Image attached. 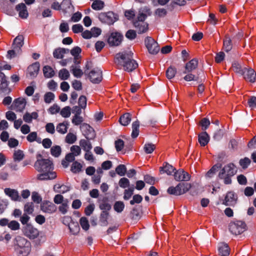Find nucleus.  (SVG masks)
<instances>
[{
    "instance_id": "nucleus-54",
    "label": "nucleus",
    "mask_w": 256,
    "mask_h": 256,
    "mask_svg": "<svg viewBox=\"0 0 256 256\" xmlns=\"http://www.w3.org/2000/svg\"><path fill=\"white\" fill-rule=\"evenodd\" d=\"M72 122L75 126H78L83 122V118L80 114H75L73 116Z\"/></svg>"
},
{
    "instance_id": "nucleus-12",
    "label": "nucleus",
    "mask_w": 256,
    "mask_h": 256,
    "mask_svg": "<svg viewBox=\"0 0 256 256\" xmlns=\"http://www.w3.org/2000/svg\"><path fill=\"white\" fill-rule=\"evenodd\" d=\"M235 174L234 170V165L232 164H230L225 166L220 171L218 174L220 178L222 179L224 178V174L234 176Z\"/></svg>"
},
{
    "instance_id": "nucleus-15",
    "label": "nucleus",
    "mask_w": 256,
    "mask_h": 256,
    "mask_svg": "<svg viewBox=\"0 0 256 256\" xmlns=\"http://www.w3.org/2000/svg\"><path fill=\"white\" fill-rule=\"evenodd\" d=\"M41 210L44 212L52 214L56 210V208L52 202L44 201L41 204Z\"/></svg>"
},
{
    "instance_id": "nucleus-36",
    "label": "nucleus",
    "mask_w": 256,
    "mask_h": 256,
    "mask_svg": "<svg viewBox=\"0 0 256 256\" xmlns=\"http://www.w3.org/2000/svg\"><path fill=\"white\" fill-rule=\"evenodd\" d=\"M221 167L220 164H215L214 165L206 174V176L208 178H210L212 177L218 171V169Z\"/></svg>"
},
{
    "instance_id": "nucleus-53",
    "label": "nucleus",
    "mask_w": 256,
    "mask_h": 256,
    "mask_svg": "<svg viewBox=\"0 0 256 256\" xmlns=\"http://www.w3.org/2000/svg\"><path fill=\"white\" fill-rule=\"evenodd\" d=\"M202 127V130H205L210 125V121L206 118H203L199 122Z\"/></svg>"
},
{
    "instance_id": "nucleus-37",
    "label": "nucleus",
    "mask_w": 256,
    "mask_h": 256,
    "mask_svg": "<svg viewBox=\"0 0 256 256\" xmlns=\"http://www.w3.org/2000/svg\"><path fill=\"white\" fill-rule=\"evenodd\" d=\"M82 165L77 161L74 162L71 166L70 170L74 174L79 173L82 170Z\"/></svg>"
},
{
    "instance_id": "nucleus-7",
    "label": "nucleus",
    "mask_w": 256,
    "mask_h": 256,
    "mask_svg": "<svg viewBox=\"0 0 256 256\" xmlns=\"http://www.w3.org/2000/svg\"><path fill=\"white\" fill-rule=\"evenodd\" d=\"M92 83L98 84L102 80V72L98 68H94L87 74Z\"/></svg>"
},
{
    "instance_id": "nucleus-62",
    "label": "nucleus",
    "mask_w": 256,
    "mask_h": 256,
    "mask_svg": "<svg viewBox=\"0 0 256 256\" xmlns=\"http://www.w3.org/2000/svg\"><path fill=\"white\" fill-rule=\"evenodd\" d=\"M142 200V197L140 194H135L133 196V198L130 201V204H134L135 203L140 204Z\"/></svg>"
},
{
    "instance_id": "nucleus-19",
    "label": "nucleus",
    "mask_w": 256,
    "mask_h": 256,
    "mask_svg": "<svg viewBox=\"0 0 256 256\" xmlns=\"http://www.w3.org/2000/svg\"><path fill=\"white\" fill-rule=\"evenodd\" d=\"M16 10L18 12V15L20 18L24 19L28 18V14L26 6L24 4L21 3L18 4L16 6Z\"/></svg>"
},
{
    "instance_id": "nucleus-24",
    "label": "nucleus",
    "mask_w": 256,
    "mask_h": 256,
    "mask_svg": "<svg viewBox=\"0 0 256 256\" xmlns=\"http://www.w3.org/2000/svg\"><path fill=\"white\" fill-rule=\"evenodd\" d=\"M68 52V50L64 48H58L55 49L53 52L54 57L57 59H62L64 58L66 53Z\"/></svg>"
},
{
    "instance_id": "nucleus-49",
    "label": "nucleus",
    "mask_w": 256,
    "mask_h": 256,
    "mask_svg": "<svg viewBox=\"0 0 256 256\" xmlns=\"http://www.w3.org/2000/svg\"><path fill=\"white\" fill-rule=\"evenodd\" d=\"M156 148V146L152 144H146L144 147L146 153L149 154L152 153Z\"/></svg>"
},
{
    "instance_id": "nucleus-59",
    "label": "nucleus",
    "mask_w": 256,
    "mask_h": 256,
    "mask_svg": "<svg viewBox=\"0 0 256 256\" xmlns=\"http://www.w3.org/2000/svg\"><path fill=\"white\" fill-rule=\"evenodd\" d=\"M20 53V52L17 50L16 48H13L9 50L8 52L7 57L9 58H12L16 56L18 54Z\"/></svg>"
},
{
    "instance_id": "nucleus-40",
    "label": "nucleus",
    "mask_w": 256,
    "mask_h": 256,
    "mask_svg": "<svg viewBox=\"0 0 256 256\" xmlns=\"http://www.w3.org/2000/svg\"><path fill=\"white\" fill-rule=\"evenodd\" d=\"M62 152V148L59 146H52L50 148V154H51L56 157H58Z\"/></svg>"
},
{
    "instance_id": "nucleus-11",
    "label": "nucleus",
    "mask_w": 256,
    "mask_h": 256,
    "mask_svg": "<svg viewBox=\"0 0 256 256\" xmlns=\"http://www.w3.org/2000/svg\"><path fill=\"white\" fill-rule=\"evenodd\" d=\"M24 233L26 236L30 239H34L39 235L38 230L30 224H26L25 226Z\"/></svg>"
},
{
    "instance_id": "nucleus-27",
    "label": "nucleus",
    "mask_w": 256,
    "mask_h": 256,
    "mask_svg": "<svg viewBox=\"0 0 256 256\" xmlns=\"http://www.w3.org/2000/svg\"><path fill=\"white\" fill-rule=\"evenodd\" d=\"M16 252L21 256H27L30 251V244L24 247L16 248Z\"/></svg>"
},
{
    "instance_id": "nucleus-31",
    "label": "nucleus",
    "mask_w": 256,
    "mask_h": 256,
    "mask_svg": "<svg viewBox=\"0 0 256 256\" xmlns=\"http://www.w3.org/2000/svg\"><path fill=\"white\" fill-rule=\"evenodd\" d=\"M16 248H21L30 244V242L25 238L22 236H18L16 238Z\"/></svg>"
},
{
    "instance_id": "nucleus-55",
    "label": "nucleus",
    "mask_w": 256,
    "mask_h": 256,
    "mask_svg": "<svg viewBox=\"0 0 256 256\" xmlns=\"http://www.w3.org/2000/svg\"><path fill=\"white\" fill-rule=\"evenodd\" d=\"M83 126H86V128L90 132V134H86V139H92L94 136V130L92 128H91L89 125L86 124H83Z\"/></svg>"
},
{
    "instance_id": "nucleus-57",
    "label": "nucleus",
    "mask_w": 256,
    "mask_h": 256,
    "mask_svg": "<svg viewBox=\"0 0 256 256\" xmlns=\"http://www.w3.org/2000/svg\"><path fill=\"white\" fill-rule=\"evenodd\" d=\"M78 106L82 108H85L86 106V98L84 96H81L78 99Z\"/></svg>"
},
{
    "instance_id": "nucleus-63",
    "label": "nucleus",
    "mask_w": 256,
    "mask_h": 256,
    "mask_svg": "<svg viewBox=\"0 0 256 256\" xmlns=\"http://www.w3.org/2000/svg\"><path fill=\"white\" fill-rule=\"evenodd\" d=\"M60 110V108L56 104H54L48 108V111L50 114H54L58 112Z\"/></svg>"
},
{
    "instance_id": "nucleus-9",
    "label": "nucleus",
    "mask_w": 256,
    "mask_h": 256,
    "mask_svg": "<svg viewBox=\"0 0 256 256\" xmlns=\"http://www.w3.org/2000/svg\"><path fill=\"white\" fill-rule=\"evenodd\" d=\"M122 36L117 32H112L108 39V44L110 46H118L121 43Z\"/></svg>"
},
{
    "instance_id": "nucleus-52",
    "label": "nucleus",
    "mask_w": 256,
    "mask_h": 256,
    "mask_svg": "<svg viewBox=\"0 0 256 256\" xmlns=\"http://www.w3.org/2000/svg\"><path fill=\"white\" fill-rule=\"evenodd\" d=\"M124 207V205L122 202H116L114 206V210L118 212H121Z\"/></svg>"
},
{
    "instance_id": "nucleus-28",
    "label": "nucleus",
    "mask_w": 256,
    "mask_h": 256,
    "mask_svg": "<svg viewBox=\"0 0 256 256\" xmlns=\"http://www.w3.org/2000/svg\"><path fill=\"white\" fill-rule=\"evenodd\" d=\"M68 122H63L58 124L56 127V130L59 133L64 134L68 131Z\"/></svg>"
},
{
    "instance_id": "nucleus-56",
    "label": "nucleus",
    "mask_w": 256,
    "mask_h": 256,
    "mask_svg": "<svg viewBox=\"0 0 256 256\" xmlns=\"http://www.w3.org/2000/svg\"><path fill=\"white\" fill-rule=\"evenodd\" d=\"M8 227L12 230H16L20 229V224L16 220H12L8 223Z\"/></svg>"
},
{
    "instance_id": "nucleus-3",
    "label": "nucleus",
    "mask_w": 256,
    "mask_h": 256,
    "mask_svg": "<svg viewBox=\"0 0 256 256\" xmlns=\"http://www.w3.org/2000/svg\"><path fill=\"white\" fill-rule=\"evenodd\" d=\"M190 188L188 184L179 183L176 186H170L168 190V192L170 194L175 196L182 195L187 192Z\"/></svg>"
},
{
    "instance_id": "nucleus-39",
    "label": "nucleus",
    "mask_w": 256,
    "mask_h": 256,
    "mask_svg": "<svg viewBox=\"0 0 256 256\" xmlns=\"http://www.w3.org/2000/svg\"><path fill=\"white\" fill-rule=\"evenodd\" d=\"M55 98L54 93L48 92H46L44 96V102L48 104L51 103Z\"/></svg>"
},
{
    "instance_id": "nucleus-16",
    "label": "nucleus",
    "mask_w": 256,
    "mask_h": 256,
    "mask_svg": "<svg viewBox=\"0 0 256 256\" xmlns=\"http://www.w3.org/2000/svg\"><path fill=\"white\" fill-rule=\"evenodd\" d=\"M5 194L10 198L14 201H20L21 198L18 190L10 188H6L4 190Z\"/></svg>"
},
{
    "instance_id": "nucleus-25",
    "label": "nucleus",
    "mask_w": 256,
    "mask_h": 256,
    "mask_svg": "<svg viewBox=\"0 0 256 256\" xmlns=\"http://www.w3.org/2000/svg\"><path fill=\"white\" fill-rule=\"evenodd\" d=\"M109 213L107 212H102L100 216V224L102 226H106L108 225Z\"/></svg>"
},
{
    "instance_id": "nucleus-20",
    "label": "nucleus",
    "mask_w": 256,
    "mask_h": 256,
    "mask_svg": "<svg viewBox=\"0 0 256 256\" xmlns=\"http://www.w3.org/2000/svg\"><path fill=\"white\" fill-rule=\"evenodd\" d=\"M24 37L22 35L18 36L14 40L12 48L21 52V48L24 45Z\"/></svg>"
},
{
    "instance_id": "nucleus-26",
    "label": "nucleus",
    "mask_w": 256,
    "mask_h": 256,
    "mask_svg": "<svg viewBox=\"0 0 256 256\" xmlns=\"http://www.w3.org/2000/svg\"><path fill=\"white\" fill-rule=\"evenodd\" d=\"M131 121V114L130 113H126L122 116L119 120L120 124L124 126H128Z\"/></svg>"
},
{
    "instance_id": "nucleus-64",
    "label": "nucleus",
    "mask_w": 256,
    "mask_h": 256,
    "mask_svg": "<svg viewBox=\"0 0 256 256\" xmlns=\"http://www.w3.org/2000/svg\"><path fill=\"white\" fill-rule=\"evenodd\" d=\"M18 140L14 138H10L8 140V144L11 148H14L18 145Z\"/></svg>"
},
{
    "instance_id": "nucleus-50",
    "label": "nucleus",
    "mask_w": 256,
    "mask_h": 256,
    "mask_svg": "<svg viewBox=\"0 0 256 256\" xmlns=\"http://www.w3.org/2000/svg\"><path fill=\"white\" fill-rule=\"evenodd\" d=\"M60 115L64 118H68L70 116L71 112L70 108L69 106H65L60 112Z\"/></svg>"
},
{
    "instance_id": "nucleus-41",
    "label": "nucleus",
    "mask_w": 256,
    "mask_h": 256,
    "mask_svg": "<svg viewBox=\"0 0 256 256\" xmlns=\"http://www.w3.org/2000/svg\"><path fill=\"white\" fill-rule=\"evenodd\" d=\"M54 189L56 192L62 194H64L69 190L68 188L66 186L64 185L60 186L59 184L54 185Z\"/></svg>"
},
{
    "instance_id": "nucleus-6",
    "label": "nucleus",
    "mask_w": 256,
    "mask_h": 256,
    "mask_svg": "<svg viewBox=\"0 0 256 256\" xmlns=\"http://www.w3.org/2000/svg\"><path fill=\"white\" fill-rule=\"evenodd\" d=\"M98 18L102 22L108 24H112L118 20L116 15L112 12L100 13L98 15Z\"/></svg>"
},
{
    "instance_id": "nucleus-2",
    "label": "nucleus",
    "mask_w": 256,
    "mask_h": 256,
    "mask_svg": "<svg viewBox=\"0 0 256 256\" xmlns=\"http://www.w3.org/2000/svg\"><path fill=\"white\" fill-rule=\"evenodd\" d=\"M132 55L133 53L130 50L116 54L114 60L116 68L128 72L136 69L138 66V64L133 59Z\"/></svg>"
},
{
    "instance_id": "nucleus-1",
    "label": "nucleus",
    "mask_w": 256,
    "mask_h": 256,
    "mask_svg": "<svg viewBox=\"0 0 256 256\" xmlns=\"http://www.w3.org/2000/svg\"><path fill=\"white\" fill-rule=\"evenodd\" d=\"M36 158L37 160L34 163V166L38 172H42L38 176V178L40 180H48L56 178V173L52 170V162L48 159L42 158L40 154H37Z\"/></svg>"
},
{
    "instance_id": "nucleus-22",
    "label": "nucleus",
    "mask_w": 256,
    "mask_h": 256,
    "mask_svg": "<svg viewBox=\"0 0 256 256\" xmlns=\"http://www.w3.org/2000/svg\"><path fill=\"white\" fill-rule=\"evenodd\" d=\"M210 140V136L206 132H203L198 135V142L202 146H206Z\"/></svg>"
},
{
    "instance_id": "nucleus-29",
    "label": "nucleus",
    "mask_w": 256,
    "mask_h": 256,
    "mask_svg": "<svg viewBox=\"0 0 256 256\" xmlns=\"http://www.w3.org/2000/svg\"><path fill=\"white\" fill-rule=\"evenodd\" d=\"M167 14L168 11L166 8H160L154 10V14L156 18H160L165 17Z\"/></svg>"
},
{
    "instance_id": "nucleus-21",
    "label": "nucleus",
    "mask_w": 256,
    "mask_h": 256,
    "mask_svg": "<svg viewBox=\"0 0 256 256\" xmlns=\"http://www.w3.org/2000/svg\"><path fill=\"white\" fill-rule=\"evenodd\" d=\"M134 24L138 34L146 32L148 30V24L144 22H134Z\"/></svg>"
},
{
    "instance_id": "nucleus-43",
    "label": "nucleus",
    "mask_w": 256,
    "mask_h": 256,
    "mask_svg": "<svg viewBox=\"0 0 256 256\" xmlns=\"http://www.w3.org/2000/svg\"><path fill=\"white\" fill-rule=\"evenodd\" d=\"M13 157L15 161L19 162L24 158V154L22 150H14Z\"/></svg>"
},
{
    "instance_id": "nucleus-42",
    "label": "nucleus",
    "mask_w": 256,
    "mask_h": 256,
    "mask_svg": "<svg viewBox=\"0 0 256 256\" xmlns=\"http://www.w3.org/2000/svg\"><path fill=\"white\" fill-rule=\"evenodd\" d=\"M71 71L74 76L76 78H80L84 74L82 70L79 67L76 66H71Z\"/></svg>"
},
{
    "instance_id": "nucleus-8",
    "label": "nucleus",
    "mask_w": 256,
    "mask_h": 256,
    "mask_svg": "<svg viewBox=\"0 0 256 256\" xmlns=\"http://www.w3.org/2000/svg\"><path fill=\"white\" fill-rule=\"evenodd\" d=\"M26 104V102L24 98H18L14 100L11 108L16 112H22L25 108Z\"/></svg>"
},
{
    "instance_id": "nucleus-13",
    "label": "nucleus",
    "mask_w": 256,
    "mask_h": 256,
    "mask_svg": "<svg viewBox=\"0 0 256 256\" xmlns=\"http://www.w3.org/2000/svg\"><path fill=\"white\" fill-rule=\"evenodd\" d=\"M242 74L246 80L251 82H255L256 73L254 70L251 68H244Z\"/></svg>"
},
{
    "instance_id": "nucleus-5",
    "label": "nucleus",
    "mask_w": 256,
    "mask_h": 256,
    "mask_svg": "<svg viewBox=\"0 0 256 256\" xmlns=\"http://www.w3.org/2000/svg\"><path fill=\"white\" fill-rule=\"evenodd\" d=\"M144 43L150 54H155L159 52L160 48L158 44L151 37H146L144 40Z\"/></svg>"
},
{
    "instance_id": "nucleus-45",
    "label": "nucleus",
    "mask_w": 256,
    "mask_h": 256,
    "mask_svg": "<svg viewBox=\"0 0 256 256\" xmlns=\"http://www.w3.org/2000/svg\"><path fill=\"white\" fill-rule=\"evenodd\" d=\"M80 224L82 229L88 230L90 228L88 220L86 217H82L80 220Z\"/></svg>"
},
{
    "instance_id": "nucleus-34",
    "label": "nucleus",
    "mask_w": 256,
    "mask_h": 256,
    "mask_svg": "<svg viewBox=\"0 0 256 256\" xmlns=\"http://www.w3.org/2000/svg\"><path fill=\"white\" fill-rule=\"evenodd\" d=\"M223 48L227 52L230 51L232 48V40L228 36H226L224 40Z\"/></svg>"
},
{
    "instance_id": "nucleus-58",
    "label": "nucleus",
    "mask_w": 256,
    "mask_h": 256,
    "mask_svg": "<svg viewBox=\"0 0 256 256\" xmlns=\"http://www.w3.org/2000/svg\"><path fill=\"white\" fill-rule=\"evenodd\" d=\"M118 184L121 188H126L129 186L130 182L128 178H123L120 180Z\"/></svg>"
},
{
    "instance_id": "nucleus-33",
    "label": "nucleus",
    "mask_w": 256,
    "mask_h": 256,
    "mask_svg": "<svg viewBox=\"0 0 256 256\" xmlns=\"http://www.w3.org/2000/svg\"><path fill=\"white\" fill-rule=\"evenodd\" d=\"M104 2L100 0H94L92 4V8L96 10H102L104 8Z\"/></svg>"
},
{
    "instance_id": "nucleus-35",
    "label": "nucleus",
    "mask_w": 256,
    "mask_h": 256,
    "mask_svg": "<svg viewBox=\"0 0 256 256\" xmlns=\"http://www.w3.org/2000/svg\"><path fill=\"white\" fill-rule=\"evenodd\" d=\"M175 170V168L172 166L168 163H166L164 167L160 168V172H166L168 175H171Z\"/></svg>"
},
{
    "instance_id": "nucleus-30",
    "label": "nucleus",
    "mask_w": 256,
    "mask_h": 256,
    "mask_svg": "<svg viewBox=\"0 0 256 256\" xmlns=\"http://www.w3.org/2000/svg\"><path fill=\"white\" fill-rule=\"evenodd\" d=\"M80 146L82 148L85 152L90 150L92 149V145L91 142L86 140H80L79 142Z\"/></svg>"
},
{
    "instance_id": "nucleus-60",
    "label": "nucleus",
    "mask_w": 256,
    "mask_h": 256,
    "mask_svg": "<svg viewBox=\"0 0 256 256\" xmlns=\"http://www.w3.org/2000/svg\"><path fill=\"white\" fill-rule=\"evenodd\" d=\"M186 74L184 76V79L187 82L192 80H197L198 77L193 74L190 72L186 73Z\"/></svg>"
},
{
    "instance_id": "nucleus-51",
    "label": "nucleus",
    "mask_w": 256,
    "mask_h": 256,
    "mask_svg": "<svg viewBox=\"0 0 256 256\" xmlns=\"http://www.w3.org/2000/svg\"><path fill=\"white\" fill-rule=\"evenodd\" d=\"M116 171L118 175L120 176H123L126 172V168L124 165L120 164L116 167Z\"/></svg>"
},
{
    "instance_id": "nucleus-48",
    "label": "nucleus",
    "mask_w": 256,
    "mask_h": 256,
    "mask_svg": "<svg viewBox=\"0 0 256 256\" xmlns=\"http://www.w3.org/2000/svg\"><path fill=\"white\" fill-rule=\"evenodd\" d=\"M58 76L61 80H67L70 76L69 72L66 69L63 68L60 70Z\"/></svg>"
},
{
    "instance_id": "nucleus-4",
    "label": "nucleus",
    "mask_w": 256,
    "mask_h": 256,
    "mask_svg": "<svg viewBox=\"0 0 256 256\" xmlns=\"http://www.w3.org/2000/svg\"><path fill=\"white\" fill-rule=\"evenodd\" d=\"M246 224L242 221H236L231 222L229 226L230 232L234 234L238 235L242 234L246 230Z\"/></svg>"
},
{
    "instance_id": "nucleus-46",
    "label": "nucleus",
    "mask_w": 256,
    "mask_h": 256,
    "mask_svg": "<svg viewBox=\"0 0 256 256\" xmlns=\"http://www.w3.org/2000/svg\"><path fill=\"white\" fill-rule=\"evenodd\" d=\"M37 137L38 135L36 132H34L28 135L26 139L30 142H33L36 140L38 142H40V140L37 139Z\"/></svg>"
},
{
    "instance_id": "nucleus-14",
    "label": "nucleus",
    "mask_w": 256,
    "mask_h": 256,
    "mask_svg": "<svg viewBox=\"0 0 256 256\" xmlns=\"http://www.w3.org/2000/svg\"><path fill=\"white\" fill-rule=\"evenodd\" d=\"M174 178L176 181H188L190 180V176L182 169H180L174 172Z\"/></svg>"
},
{
    "instance_id": "nucleus-32",
    "label": "nucleus",
    "mask_w": 256,
    "mask_h": 256,
    "mask_svg": "<svg viewBox=\"0 0 256 256\" xmlns=\"http://www.w3.org/2000/svg\"><path fill=\"white\" fill-rule=\"evenodd\" d=\"M44 76L46 78H50L54 76V72L52 68L49 66H46L42 69Z\"/></svg>"
},
{
    "instance_id": "nucleus-47",
    "label": "nucleus",
    "mask_w": 256,
    "mask_h": 256,
    "mask_svg": "<svg viewBox=\"0 0 256 256\" xmlns=\"http://www.w3.org/2000/svg\"><path fill=\"white\" fill-rule=\"evenodd\" d=\"M71 153L75 156H80L81 154V148L80 146L74 145L70 147V148Z\"/></svg>"
},
{
    "instance_id": "nucleus-23",
    "label": "nucleus",
    "mask_w": 256,
    "mask_h": 256,
    "mask_svg": "<svg viewBox=\"0 0 256 256\" xmlns=\"http://www.w3.org/2000/svg\"><path fill=\"white\" fill-rule=\"evenodd\" d=\"M230 248L226 244L222 243L218 246V253L220 256H228Z\"/></svg>"
},
{
    "instance_id": "nucleus-17",
    "label": "nucleus",
    "mask_w": 256,
    "mask_h": 256,
    "mask_svg": "<svg viewBox=\"0 0 256 256\" xmlns=\"http://www.w3.org/2000/svg\"><path fill=\"white\" fill-rule=\"evenodd\" d=\"M40 70V64L38 62H36L28 68V74L30 78H35Z\"/></svg>"
},
{
    "instance_id": "nucleus-10",
    "label": "nucleus",
    "mask_w": 256,
    "mask_h": 256,
    "mask_svg": "<svg viewBox=\"0 0 256 256\" xmlns=\"http://www.w3.org/2000/svg\"><path fill=\"white\" fill-rule=\"evenodd\" d=\"M237 200L236 194L234 192L230 191L226 193L222 204L226 206H232L236 204Z\"/></svg>"
},
{
    "instance_id": "nucleus-18",
    "label": "nucleus",
    "mask_w": 256,
    "mask_h": 256,
    "mask_svg": "<svg viewBox=\"0 0 256 256\" xmlns=\"http://www.w3.org/2000/svg\"><path fill=\"white\" fill-rule=\"evenodd\" d=\"M198 66V60L196 58H193L188 62L185 66L184 74L196 70Z\"/></svg>"
},
{
    "instance_id": "nucleus-61",
    "label": "nucleus",
    "mask_w": 256,
    "mask_h": 256,
    "mask_svg": "<svg viewBox=\"0 0 256 256\" xmlns=\"http://www.w3.org/2000/svg\"><path fill=\"white\" fill-rule=\"evenodd\" d=\"M250 163V160L248 158H244L240 160V164L243 168H246Z\"/></svg>"
},
{
    "instance_id": "nucleus-44",
    "label": "nucleus",
    "mask_w": 256,
    "mask_h": 256,
    "mask_svg": "<svg viewBox=\"0 0 256 256\" xmlns=\"http://www.w3.org/2000/svg\"><path fill=\"white\" fill-rule=\"evenodd\" d=\"M77 138L76 134L72 133H68L66 136L65 141L66 143L72 144L75 142Z\"/></svg>"
},
{
    "instance_id": "nucleus-38",
    "label": "nucleus",
    "mask_w": 256,
    "mask_h": 256,
    "mask_svg": "<svg viewBox=\"0 0 256 256\" xmlns=\"http://www.w3.org/2000/svg\"><path fill=\"white\" fill-rule=\"evenodd\" d=\"M176 73V69L173 66H170L166 70V76L168 80L173 78Z\"/></svg>"
}]
</instances>
